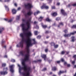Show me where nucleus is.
I'll use <instances>...</instances> for the list:
<instances>
[{
    "instance_id": "1",
    "label": "nucleus",
    "mask_w": 76,
    "mask_h": 76,
    "mask_svg": "<svg viewBox=\"0 0 76 76\" xmlns=\"http://www.w3.org/2000/svg\"><path fill=\"white\" fill-rule=\"evenodd\" d=\"M25 7H26V8L28 9V12L27 14L25 15V16L26 18V17H28V16L31 15V14L32 13V12L31 10V8L32 7V6L31 4L28 3L27 4L25 5Z\"/></svg>"
},
{
    "instance_id": "2",
    "label": "nucleus",
    "mask_w": 76,
    "mask_h": 76,
    "mask_svg": "<svg viewBox=\"0 0 76 76\" xmlns=\"http://www.w3.org/2000/svg\"><path fill=\"white\" fill-rule=\"evenodd\" d=\"M76 33V31H75L74 32L71 33L70 34H65L64 35L65 37H70L71 35H74Z\"/></svg>"
},
{
    "instance_id": "3",
    "label": "nucleus",
    "mask_w": 76,
    "mask_h": 76,
    "mask_svg": "<svg viewBox=\"0 0 76 76\" xmlns=\"http://www.w3.org/2000/svg\"><path fill=\"white\" fill-rule=\"evenodd\" d=\"M14 67H15V65H12L10 66V71L12 73H13L14 72V70L13 69Z\"/></svg>"
},
{
    "instance_id": "4",
    "label": "nucleus",
    "mask_w": 76,
    "mask_h": 76,
    "mask_svg": "<svg viewBox=\"0 0 76 76\" xmlns=\"http://www.w3.org/2000/svg\"><path fill=\"white\" fill-rule=\"evenodd\" d=\"M41 9H49V7L48 6H46L45 4H44L41 7Z\"/></svg>"
},
{
    "instance_id": "5",
    "label": "nucleus",
    "mask_w": 76,
    "mask_h": 76,
    "mask_svg": "<svg viewBox=\"0 0 76 76\" xmlns=\"http://www.w3.org/2000/svg\"><path fill=\"white\" fill-rule=\"evenodd\" d=\"M41 57L42 58H44V60L45 61H46V60H48V59L47 58V57H46V55L43 54V55H41Z\"/></svg>"
},
{
    "instance_id": "6",
    "label": "nucleus",
    "mask_w": 76,
    "mask_h": 76,
    "mask_svg": "<svg viewBox=\"0 0 76 76\" xmlns=\"http://www.w3.org/2000/svg\"><path fill=\"white\" fill-rule=\"evenodd\" d=\"M61 12L62 13V14L64 16H66V15H67L66 13L64 12V10L63 9L61 10Z\"/></svg>"
},
{
    "instance_id": "7",
    "label": "nucleus",
    "mask_w": 76,
    "mask_h": 76,
    "mask_svg": "<svg viewBox=\"0 0 76 76\" xmlns=\"http://www.w3.org/2000/svg\"><path fill=\"white\" fill-rule=\"evenodd\" d=\"M1 74L3 75H7V71L1 72Z\"/></svg>"
},
{
    "instance_id": "8",
    "label": "nucleus",
    "mask_w": 76,
    "mask_h": 76,
    "mask_svg": "<svg viewBox=\"0 0 76 76\" xmlns=\"http://www.w3.org/2000/svg\"><path fill=\"white\" fill-rule=\"evenodd\" d=\"M51 45H54L55 48H57V47H58V45H55V44L54 42L51 43Z\"/></svg>"
},
{
    "instance_id": "9",
    "label": "nucleus",
    "mask_w": 76,
    "mask_h": 76,
    "mask_svg": "<svg viewBox=\"0 0 76 76\" xmlns=\"http://www.w3.org/2000/svg\"><path fill=\"white\" fill-rule=\"evenodd\" d=\"M12 14H16V10L15 9H13L12 10Z\"/></svg>"
},
{
    "instance_id": "10",
    "label": "nucleus",
    "mask_w": 76,
    "mask_h": 76,
    "mask_svg": "<svg viewBox=\"0 0 76 76\" xmlns=\"http://www.w3.org/2000/svg\"><path fill=\"white\" fill-rule=\"evenodd\" d=\"M4 28H3L0 27V34L2 33L3 31H4Z\"/></svg>"
},
{
    "instance_id": "11",
    "label": "nucleus",
    "mask_w": 76,
    "mask_h": 76,
    "mask_svg": "<svg viewBox=\"0 0 76 76\" xmlns=\"http://www.w3.org/2000/svg\"><path fill=\"white\" fill-rule=\"evenodd\" d=\"M57 14L56 12H54L51 14L52 16H57Z\"/></svg>"
},
{
    "instance_id": "12",
    "label": "nucleus",
    "mask_w": 76,
    "mask_h": 76,
    "mask_svg": "<svg viewBox=\"0 0 76 76\" xmlns=\"http://www.w3.org/2000/svg\"><path fill=\"white\" fill-rule=\"evenodd\" d=\"M4 7L7 11V12L9 11V7H8L6 6V5H5Z\"/></svg>"
},
{
    "instance_id": "13",
    "label": "nucleus",
    "mask_w": 76,
    "mask_h": 76,
    "mask_svg": "<svg viewBox=\"0 0 76 76\" xmlns=\"http://www.w3.org/2000/svg\"><path fill=\"white\" fill-rule=\"evenodd\" d=\"M64 72H64V71H60L58 73V75H61V74H62V73H64Z\"/></svg>"
},
{
    "instance_id": "14",
    "label": "nucleus",
    "mask_w": 76,
    "mask_h": 76,
    "mask_svg": "<svg viewBox=\"0 0 76 76\" xmlns=\"http://www.w3.org/2000/svg\"><path fill=\"white\" fill-rule=\"evenodd\" d=\"M40 13V12L39 11H37V12H35L34 13V16H36V15H37L38 14V13Z\"/></svg>"
},
{
    "instance_id": "15",
    "label": "nucleus",
    "mask_w": 76,
    "mask_h": 76,
    "mask_svg": "<svg viewBox=\"0 0 76 76\" xmlns=\"http://www.w3.org/2000/svg\"><path fill=\"white\" fill-rule=\"evenodd\" d=\"M43 18H44L43 17H42L41 16L40 17V18H39V21H41Z\"/></svg>"
},
{
    "instance_id": "16",
    "label": "nucleus",
    "mask_w": 76,
    "mask_h": 76,
    "mask_svg": "<svg viewBox=\"0 0 76 76\" xmlns=\"http://www.w3.org/2000/svg\"><path fill=\"white\" fill-rule=\"evenodd\" d=\"M19 19H20V16H17L16 18V20H19Z\"/></svg>"
},
{
    "instance_id": "17",
    "label": "nucleus",
    "mask_w": 76,
    "mask_h": 76,
    "mask_svg": "<svg viewBox=\"0 0 76 76\" xmlns=\"http://www.w3.org/2000/svg\"><path fill=\"white\" fill-rule=\"evenodd\" d=\"M56 70H57V69L56 67H53L52 68V70L53 71H55Z\"/></svg>"
},
{
    "instance_id": "18",
    "label": "nucleus",
    "mask_w": 76,
    "mask_h": 76,
    "mask_svg": "<svg viewBox=\"0 0 76 76\" xmlns=\"http://www.w3.org/2000/svg\"><path fill=\"white\" fill-rule=\"evenodd\" d=\"M71 39H72V42L75 41V37H71Z\"/></svg>"
},
{
    "instance_id": "19",
    "label": "nucleus",
    "mask_w": 76,
    "mask_h": 76,
    "mask_svg": "<svg viewBox=\"0 0 76 76\" xmlns=\"http://www.w3.org/2000/svg\"><path fill=\"white\" fill-rule=\"evenodd\" d=\"M42 26L43 27V28H44V29H45V28H46L47 27V26L43 25H42Z\"/></svg>"
},
{
    "instance_id": "20",
    "label": "nucleus",
    "mask_w": 76,
    "mask_h": 76,
    "mask_svg": "<svg viewBox=\"0 0 76 76\" xmlns=\"http://www.w3.org/2000/svg\"><path fill=\"white\" fill-rule=\"evenodd\" d=\"M41 61H42L41 60L39 59L37 61H34V63H37V62H38H38H41Z\"/></svg>"
},
{
    "instance_id": "21",
    "label": "nucleus",
    "mask_w": 76,
    "mask_h": 76,
    "mask_svg": "<svg viewBox=\"0 0 76 76\" xmlns=\"http://www.w3.org/2000/svg\"><path fill=\"white\" fill-rule=\"evenodd\" d=\"M34 33L35 35H38V31H34Z\"/></svg>"
},
{
    "instance_id": "22",
    "label": "nucleus",
    "mask_w": 76,
    "mask_h": 76,
    "mask_svg": "<svg viewBox=\"0 0 76 76\" xmlns=\"http://www.w3.org/2000/svg\"><path fill=\"white\" fill-rule=\"evenodd\" d=\"M46 21H48V22H50V21H51V20L50 19L48 18H47L46 19Z\"/></svg>"
},
{
    "instance_id": "23",
    "label": "nucleus",
    "mask_w": 76,
    "mask_h": 76,
    "mask_svg": "<svg viewBox=\"0 0 76 76\" xmlns=\"http://www.w3.org/2000/svg\"><path fill=\"white\" fill-rule=\"evenodd\" d=\"M12 21H13V20H12V19H10L9 20H8V22H10V23L11 22H12Z\"/></svg>"
},
{
    "instance_id": "24",
    "label": "nucleus",
    "mask_w": 76,
    "mask_h": 76,
    "mask_svg": "<svg viewBox=\"0 0 76 76\" xmlns=\"http://www.w3.org/2000/svg\"><path fill=\"white\" fill-rule=\"evenodd\" d=\"M76 28V25H73L72 27H71L72 28Z\"/></svg>"
},
{
    "instance_id": "25",
    "label": "nucleus",
    "mask_w": 76,
    "mask_h": 76,
    "mask_svg": "<svg viewBox=\"0 0 76 76\" xmlns=\"http://www.w3.org/2000/svg\"><path fill=\"white\" fill-rule=\"evenodd\" d=\"M6 64L5 63H3L2 64V67H4V66H6Z\"/></svg>"
},
{
    "instance_id": "26",
    "label": "nucleus",
    "mask_w": 76,
    "mask_h": 76,
    "mask_svg": "<svg viewBox=\"0 0 76 76\" xmlns=\"http://www.w3.org/2000/svg\"><path fill=\"white\" fill-rule=\"evenodd\" d=\"M41 36H40V35H39V36H38L37 37V38L38 39H40V38H41Z\"/></svg>"
},
{
    "instance_id": "27",
    "label": "nucleus",
    "mask_w": 76,
    "mask_h": 76,
    "mask_svg": "<svg viewBox=\"0 0 76 76\" xmlns=\"http://www.w3.org/2000/svg\"><path fill=\"white\" fill-rule=\"evenodd\" d=\"M59 25H62V26H63V23L62 22H61L59 24Z\"/></svg>"
},
{
    "instance_id": "28",
    "label": "nucleus",
    "mask_w": 76,
    "mask_h": 76,
    "mask_svg": "<svg viewBox=\"0 0 76 76\" xmlns=\"http://www.w3.org/2000/svg\"><path fill=\"white\" fill-rule=\"evenodd\" d=\"M4 1V2H9L10 1V0H5Z\"/></svg>"
},
{
    "instance_id": "29",
    "label": "nucleus",
    "mask_w": 76,
    "mask_h": 76,
    "mask_svg": "<svg viewBox=\"0 0 76 76\" xmlns=\"http://www.w3.org/2000/svg\"><path fill=\"white\" fill-rule=\"evenodd\" d=\"M48 1L49 2V3H51V1H52V0H48Z\"/></svg>"
},
{
    "instance_id": "30",
    "label": "nucleus",
    "mask_w": 76,
    "mask_h": 76,
    "mask_svg": "<svg viewBox=\"0 0 76 76\" xmlns=\"http://www.w3.org/2000/svg\"><path fill=\"white\" fill-rule=\"evenodd\" d=\"M11 61H12V62H15V59H11Z\"/></svg>"
},
{
    "instance_id": "31",
    "label": "nucleus",
    "mask_w": 76,
    "mask_h": 76,
    "mask_svg": "<svg viewBox=\"0 0 76 76\" xmlns=\"http://www.w3.org/2000/svg\"><path fill=\"white\" fill-rule=\"evenodd\" d=\"M56 20H60V18H58L56 19Z\"/></svg>"
},
{
    "instance_id": "32",
    "label": "nucleus",
    "mask_w": 76,
    "mask_h": 76,
    "mask_svg": "<svg viewBox=\"0 0 76 76\" xmlns=\"http://www.w3.org/2000/svg\"><path fill=\"white\" fill-rule=\"evenodd\" d=\"M52 9H56V7H55V6H52Z\"/></svg>"
},
{
    "instance_id": "33",
    "label": "nucleus",
    "mask_w": 76,
    "mask_h": 76,
    "mask_svg": "<svg viewBox=\"0 0 76 76\" xmlns=\"http://www.w3.org/2000/svg\"><path fill=\"white\" fill-rule=\"evenodd\" d=\"M60 4V3L59 2L57 3L56 4L57 6H59Z\"/></svg>"
},
{
    "instance_id": "34",
    "label": "nucleus",
    "mask_w": 76,
    "mask_h": 76,
    "mask_svg": "<svg viewBox=\"0 0 76 76\" xmlns=\"http://www.w3.org/2000/svg\"><path fill=\"white\" fill-rule=\"evenodd\" d=\"M61 60L62 62H64V60L63 58L61 59Z\"/></svg>"
},
{
    "instance_id": "35",
    "label": "nucleus",
    "mask_w": 76,
    "mask_h": 76,
    "mask_svg": "<svg viewBox=\"0 0 76 76\" xmlns=\"http://www.w3.org/2000/svg\"><path fill=\"white\" fill-rule=\"evenodd\" d=\"M47 70V68H44L42 70L43 71H45L46 70Z\"/></svg>"
},
{
    "instance_id": "36",
    "label": "nucleus",
    "mask_w": 76,
    "mask_h": 76,
    "mask_svg": "<svg viewBox=\"0 0 76 76\" xmlns=\"http://www.w3.org/2000/svg\"><path fill=\"white\" fill-rule=\"evenodd\" d=\"M4 20H5V21H7V22H8V19L7 18H5L4 19Z\"/></svg>"
},
{
    "instance_id": "37",
    "label": "nucleus",
    "mask_w": 76,
    "mask_h": 76,
    "mask_svg": "<svg viewBox=\"0 0 76 76\" xmlns=\"http://www.w3.org/2000/svg\"><path fill=\"white\" fill-rule=\"evenodd\" d=\"M65 53V52H64V51H62L61 52V54H64Z\"/></svg>"
},
{
    "instance_id": "38",
    "label": "nucleus",
    "mask_w": 76,
    "mask_h": 76,
    "mask_svg": "<svg viewBox=\"0 0 76 76\" xmlns=\"http://www.w3.org/2000/svg\"><path fill=\"white\" fill-rule=\"evenodd\" d=\"M48 51V49H45V52L46 53Z\"/></svg>"
},
{
    "instance_id": "39",
    "label": "nucleus",
    "mask_w": 76,
    "mask_h": 76,
    "mask_svg": "<svg viewBox=\"0 0 76 76\" xmlns=\"http://www.w3.org/2000/svg\"><path fill=\"white\" fill-rule=\"evenodd\" d=\"M67 64V62H64V65L66 66Z\"/></svg>"
},
{
    "instance_id": "40",
    "label": "nucleus",
    "mask_w": 76,
    "mask_h": 76,
    "mask_svg": "<svg viewBox=\"0 0 76 76\" xmlns=\"http://www.w3.org/2000/svg\"><path fill=\"white\" fill-rule=\"evenodd\" d=\"M73 6H76V3L72 5Z\"/></svg>"
},
{
    "instance_id": "41",
    "label": "nucleus",
    "mask_w": 76,
    "mask_h": 76,
    "mask_svg": "<svg viewBox=\"0 0 76 76\" xmlns=\"http://www.w3.org/2000/svg\"><path fill=\"white\" fill-rule=\"evenodd\" d=\"M64 32L65 33H67V30H65L64 31Z\"/></svg>"
},
{
    "instance_id": "42",
    "label": "nucleus",
    "mask_w": 76,
    "mask_h": 76,
    "mask_svg": "<svg viewBox=\"0 0 76 76\" xmlns=\"http://www.w3.org/2000/svg\"><path fill=\"white\" fill-rule=\"evenodd\" d=\"M4 70H7V68H6L5 69H4Z\"/></svg>"
},
{
    "instance_id": "43",
    "label": "nucleus",
    "mask_w": 76,
    "mask_h": 76,
    "mask_svg": "<svg viewBox=\"0 0 76 76\" xmlns=\"http://www.w3.org/2000/svg\"><path fill=\"white\" fill-rule=\"evenodd\" d=\"M72 64H74V63H75V61H72Z\"/></svg>"
},
{
    "instance_id": "44",
    "label": "nucleus",
    "mask_w": 76,
    "mask_h": 76,
    "mask_svg": "<svg viewBox=\"0 0 76 76\" xmlns=\"http://www.w3.org/2000/svg\"><path fill=\"white\" fill-rule=\"evenodd\" d=\"M36 28H37V29H38V28H39V27H38V26H36Z\"/></svg>"
},
{
    "instance_id": "45",
    "label": "nucleus",
    "mask_w": 76,
    "mask_h": 76,
    "mask_svg": "<svg viewBox=\"0 0 76 76\" xmlns=\"http://www.w3.org/2000/svg\"><path fill=\"white\" fill-rule=\"evenodd\" d=\"M67 67H70V64H68L67 65Z\"/></svg>"
},
{
    "instance_id": "46",
    "label": "nucleus",
    "mask_w": 76,
    "mask_h": 76,
    "mask_svg": "<svg viewBox=\"0 0 76 76\" xmlns=\"http://www.w3.org/2000/svg\"><path fill=\"white\" fill-rule=\"evenodd\" d=\"M4 58H7V55H5L4 56Z\"/></svg>"
},
{
    "instance_id": "47",
    "label": "nucleus",
    "mask_w": 76,
    "mask_h": 76,
    "mask_svg": "<svg viewBox=\"0 0 76 76\" xmlns=\"http://www.w3.org/2000/svg\"><path fill=\"white\" fill-rule=\"evenodd\" d=\"M14 5L15 6H17V3H15L14 4Z\"/></svg>"
},
{
    "instance_id": "48",
    "label": "nucleus",
    "mask_w": 76,
    "mask_h": 76,
    "mask_svg": "<svg viewBox=\"0 0 76 76\" xmlns=\"http://www.w3.org/2000/svg\"><path fill=\"white\" fill-rule=\"evenodd\" d=\"M57 63H60V61H57Z\"/></svg>"
},
{
    "instance_id": "49",
    "label": "nucleus",
    "mask_w": 76,
    "mask_h": 76,
    "mask_svg": "<svg viewBox=\"0 0 76 76\" xmlns=\"http://www.w3.org/2000/svg\"><path fill=\"white\" fill-rule=\"evenodd\" d=\"M20 10V7H18V10Z\"/></svg>"
},
{
    "instance_id": "50",
    "label": "nucleus",
    "mask_w": 76,
    "mask_h": 76,
    "mask_svg": "<svg viewBox=\"0 0 76 76\" xmlns=\"http://www.w3.org/2000/svg\"><path fill=\"white\" fill-rule=\"evenodd\" d=\"M45 33L46 34H48V31H46Z\"/></svg>"
},
{
    "instance_id": "51",
    "label": "nucleus",
    "mask_w": 76,
    "mask_h": 76,
    "mask_svg": "<svg viewBox=\"0 0 76 76\" xmlns=\"http://www.w3.org/2000/svg\"><path fill=\"white\" fill-rule=\"evenodd\" d=\"M34 24H37V22L36 21H34Z\"/></svg>"
},
{
    "instance_id": "52",
    "label": "nucleus",
    "mask_w": 76,
    "mask_h": 76,
    "mask_svg": "<svg viewBox=\"0 0 76 76\" xmlns=\"http://www.w3.org/2000/svg\"><path fill=\"white\" fill-rule=\"evenodd\" d=\"M66 54H69V52H66Z\"/></svg>"
},
{
    "instance_id": "53",
    "label": "nucleus",
    "mask_w": 76,
    "mask_h": 76,
    "mask_svg": "<svg viewBox=\"0 0 76 76\" xmlns=\"http://www.w3.org/2000/svg\"><path fill=\"white\" fill-rule=\"evenodd\" d=\"M45 44H47L48 43V42H45Z\"/></svg>"
},
{
    "instance_id": "54",
    "label": "nucleus",
    "mask_w": 76,
    "mask_h": 76,
    "mask_svg": "<svg viewBox=\"0 0 76 76\" xmlns=\"http://www.w3.org/2000/svg\"><path fill=\"white\" fill-rule=\"evenodd\" d=\"M4 48H6V46H4Z\"/></svg>"
},
{
    "instance_id": "55",
    "label": "nucleus",
    "mask_w": 76,
    "mask_h": 76,
    "mask_svg": "<svg viewBox=\"0 0 76 76\" xmlns=\"http://www.w3.org/2000/svg\"><path fill=\"white\" fill-rule=\"evenodd\" d=\"M71 6V5L69 4L68 5V7H70V6Z\"/></svg>"
},
{
    "instance_id": "56",
    "label": "nucleus",
    "mask_w": 76,
    "mask_h": 76,
    "mask_svg": "<svg viewBox=\"0 0 76 76\" xmlns=\"http://www.w3.org/2000/svg\"><path fill=\"white\" fill-rule=\"evenodd\" d=\"M74 67L75 68H76V65H74Z\"/></svg>"
},
{
    "instance_id": "57",
    "label": "nucleus",
    "mask_w": 76,
    "mask_h": 76,
    "mask_svg": "<svg viewBox=\"0 0 76 76\" xmlns=\"http://www.w3.org/2000/svg\"><path fill=\"white\" fill-rule=\"evenodd\" d=\"M49 61V63H50L51 62V61Z\"/></svg>"
},
{
    "instance_id": "58",
    "label": "nucleus",
    "mask_w": 76,
    "mask_h": 76,
    "mask_svg": "<svg viewBox=\"0 0 76 76\" xmlns=\"http://www.w3.org/2000/svg\"><path fill=\"white\" fill-rule=\"evenodd\" d=\"M4 42V41H2V44H3V43Z\"/></svg>"
},
{
    "instance_id": "59",
    "label": "nucleus",
    "mask_w": 76,
    "mask_h": 76,
    "mask_svg": "<svg viewBox=\"0 0 76 76\" xmlns=\"http://www.w3.org/2000/svg\"><path fill=\"white\" fill-rule=\"evenodd\" d=\"M73 22H74V21H73V20H72V21H71V23H73Z\"/></svg>"
},
{
    "instance_id": "60",
    "label": "nucleus",
    "mask_w": 76,
    "mask_h": 76,
    "mask_svg": "<svg viewBox=\"0 0 76 76\" xmlns=\"http://www.w3.org/2000/svg\"><path fill=\"white\" fill-rule=\"evenodd\" d=\"M49 37H50L49 36L47 37H46V38H49Z\"/></svg>"
},
{
    "instance_id": "61",
    "label": "nucleus",
    "mask_w": 76,
    "mask_h": 76,
    "mask_svg": "<svg viewBox=\"0 0 76 76\" xmlns=\"http://www.w3.org/2000/svg\"><path fill=\"white\" fill-rule=\"evenodd\" d=\"M74 76H76V73H75V75H74Z\"/></svg>"
},
{
    "instance_id": "62",
    "label": "nucleus",
    "mask_w": 76,
    "mask_h": 76,
    "mask_svg": "<svg viewBox=\"0 0 76 76\" xmlns=\"http://www.w3.org/2000/svg\"><path fill=\"white\" fill-rule=\"evenodd\" d=\"M52 73H52V72H50V75H51V74H52Z\"/></svg>"
},
{
    "instance_id": "63",
    "label": "nucleus",
    "mask_w": 76,
    "mask_h": 76,
    "mask_svg": "<svg viewBox=\"0 0 76 76\" xmlns=\"http://www.w3.org/2000/svg\"><path fill=\"white\" fill-rule=\"evenodd\" d=\"M12 48V47H10V49H11Z\"/></svg>"
},
{
    "instance_id": "64",
    "label": "nucleus",
    "mask_w": 76,
    "mask_h": 76,
    "mask_svg": "<svg viewBox=\"0 0 76 76\" xmlns=\"http://www.w3.org/2000/svg\"><path fill=\"white\" fill-rule=\"evenodd\" d=\"M0 1H2V0H0Z\"/></svg>"
}]
</instances>
